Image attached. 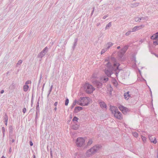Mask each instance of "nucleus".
Returning <instances> with one entry per match:
<instances>
[{
	"mask_svg": "<svg viewBox=\"0 0 158 158\" xmlns=\"http://www.w3.org/2000/svg\"><path fill=\"white\" fill-rule=\"evenodd\" d=\"M133 136L135 137H137L138 136V134L136 132H134L132 133Z\"/></svg>",
	"mask_w": 158,
	"mask_h": 158,
	"instance_id": "17",
	"label": "nucleus"
},
{
	"mask_svg": "<svg viewBox=\"0 0 158 158\" xmlns=\"http://www.w3.org/2000/svg\"><path fill=\"white\" fill-rule=\"evenodd\" d=\"M47 49V47H45L44 49V50H43V51L42 52H44L45 51H46Z\"/></svg>",
	"mask_w": 158,
	"mask_h": 158,
	"instance_id": "29",
	"label": "nucleus"
},
{
	"mask_svg": "<svg viewBox=\"0 0 158 158\" xmlns=\"http://www.w3.org/2000/svg\"><path fill=\"white\" fill-rule=\"evenodd\" d=\"M31 81H28L26 82V84L27 85L28 84H31Z\"/></svg>",
	"mask_w": 158,
	"mask_h": 158,
	"instance_id": "24",
	"label": "nucleus"
},
{
	"mask_svg": "<svg viewBox=\"0 0 158 158\" xmlns=\"http://www.w3.org/2000/svg\"><path fill=\"white\" fill-rule=\"evenodd\" d=\"M99 105L103 109L106 110L107 109V106L106 103L103 102H101L99 103Z\"/></svg>",
	"mask_w": 158,
	"mask_h": 158,
	"instance_id": "9",
	"label": "nucleus"
},
{
	"mask_svg": "<svg viewBox=\"0 0 158 158\" xmlns=\"http://www.w3.org/2000/svg\"><path fill=\"white\" fill-rule=\"evenodd\" d=\"M112 82L114 86H117L118 85V83L115 79H113L112 81Z\"/></svg>",
	"mask_w": 158,
	"mask_h": 158,
	"instance_id": "13",
	"label": "nucleus"
},
{
	"mask_svg": "<svg viewBox=\"0 0 158 158\" xmlns=\"http://www.w3.org/2000/svg\"><path fill=\"white\" fill-rule=\"evenodd\" d=\"M22 62V61L21 60H19L18 61V62L17 63V64H21Z\"/></svg>",
	"mask_w": 158,
	"mask_h": 158,
	"instance_id": "26",
	"label": "nucleus"
},
{
	"mask_svg": "<svg viewBox=\"0 0 158 158\" xmlns=\"http://www.w3.org/2000/svg\"><path fill=\"white\" fill-rule=\"evenodd\" d=\"M82 110V108L81 107L78 106L76 107L74 109V112L75 113H77L79 111H80Z\"/></svg>",
	"mask_w": 158,
	"mask_h": 158,
	"instance_id": "11",
	"label": "nucleus"
},
{
	"mask_svg": "<svg viewBox=\"0 0 158 158\" xmlns=\"http://www.w3.org/2000/svg\"><path fill=\"white\" fill-rule=\"evenodd\" d=\"M85 139L82 137L78 138L76 141V145L79 147H81L84 146L85 144Z\"/></svg>",
	"mask_w": 158,
	"mask_h": 158,
	"instance_id": "5",
	"label": "nucleus"
},
{
	"mask_svg": "<svg viewBox=\"0 0 158 158\" xmlns=\"http://www.w3.org/2000/svg\"><path fill=\"white\" fill-rule=\"evenodd\" d=\"M118 108L124 114H126L127 112L129 111V110L127 108L122 105H120L118 107Z\"/></svg>",
	"mask_w": 158,
	"mask_h": 158,
	"instance_id": "8",
	"label": "nucleus"
},
{
	"mask_svg": "<svg viewBox=\"0 0 158 158\" xmlns=\"http://www.w3.org/2000/svg\"><path fill=\"white\" fill-rule=\"evenodd\" d=\"M130 33H131V31H128L126 33V35H129L130 34Z\"/></svg>",
	"mask_w": 158,
	"mask_h": 158,
	"instance_id": "27",
	"label": "nucleus"
},
{
	"mask_svg": "<svg viewBox=\"0 0 158 158\" xmlns=\"http://www.w3.org/2000/svg\"><path fill=\"white\" fill-rule=\"evenodd\" d=\"M151 39L152 40H155L153 42V44L156 45L158 44V32L153 34L151 37Z\"/></svg>",
	"mask_w": 158,
	"mask_h": 158,
	"instance_id": "7",
	"label": "nucleus"
},
{
	"mask_svg": "<svg viewBox=\"0 0 158 158\" xmlns=\"http://www.w3.org/2000/svg\"><path fill=\"white\" fill-rule=\"evenodd\" d=\"M141 27H142L141 26H139L135 27L133 28L132 31H133V32L135 31L138 30H139L141 28Z\"/></svg>",
	"mask_w": 158,
	"mask_h": 158,
	"instance_id": "12",
	"label": "nucleus"
},
{
	"mask_svg": "<svg viewBox=\"0 0 158 158\" xmlns=\"http://www.w3.org/2000/svg\"><path fill=\"white\" fill-rule=\"evenodd\" d=\"M7 119H6V122H7Z\"/></svg>",
	"mask_w": 158,
	"mask_h": 158,
	"instance_id": "40",
	"label": "nucleus"
},
{
	"mask_svg": "<svg viewBox=\"0 0 158 158\" xmlns=\"http://www.w3.org/2000/svg\"><path fill=\"white\" fill-rule=\"evenodd\" d=\"M4 90H2L1 91V94H2V93H4Z\"/></svg>",
	"mask_w": 158,
	"mask_h": 158,
	"instance_id": "33",
	"label": "nucleus"
},
{
	"mask_svg": "<svg viewBox=\"0 0 158 158\" xmlns=\"http://www.w3.org/2000/svg\"><path fill=\"white\" fill-rule=\"evenodd\" d=\"M29 86L27 85H25L23 86V90L24 91H27L28 90Z\"/></svg>",
	"mask_w": 158,
	"mask_h": 158,
	"instance_id": "16",
	"label": "nucleus"
},
{
	"mask_svg": "<svg viewBox=\"0 0 158 158\" xmlns=\"http://www.w3.org/2000/svg\"><path fill=\"white\" fill-rule=\"evenodd\" d=\"M111 62L113 64V67H111V64L110 63H108L107 64L108 67L105 70V73L108 77L110 76L112 73V69L114 71H116L118 69V67L119 65V63H117L114 58H112L111 59Z\"/></svg>",
	"mask_w": 158,
	"mask_h": 158,
	"instance_id": "1",
	"label": "nucleus"
},
{
	"mask_svg": "<svg viewBox=\"0 0 158 158\" xmlns=\"http://www.w3.org/2000/svg\"><path fill=\"white\" fill-rule=\"evenodd\" d=\"M90 101V99L89 98L86 97L81 98L80 100V102L79 104L83 106H87L89 103Z\"/></svg>",
	"mask_w": 158,
	"mask_h": 158,
	"instance_id": "4",
	"label": "nucleus"
},
{
	"mask_svg": "<svg viewBox=\"0 0 158 158\" xmlns=\"http://www.w3.org/2000/svg\"><path fill=\"white\" fill-rule=\"evenodd\" d=\"M26 110V109L25 108H24L23 110V111L24 113H25Z\"/></svg>",
	"mask_w": 158,
	"mask_h": 158,
	"instance_id": "28",
	"label": "nucleus"
},
{
	"mask_svg": "<svg viewBox=\"0 0 158 158\" xmlns=\"http://www.w3.org/2000/svg\"><path fill=\"white\" fill-rule=\"evenodd\" d=\"M142 139L143 141L145 142L146 140V138L144 136H142Z\"/></svg>",
	"mask_w": 158,
	"mask_h": 158,
	"instance_id": "21",
	"label": "nucleus"
},
{
	"mask_svg": "<svg viewBox=\"0 0 158 158\" xmlns=\"http://www.w3.org/2000/svg\"><path fill=\"white\" fill-rule=\"evenodd\" d=\"M78 118L77 117H74L73 118V121H76V122H77V120H78Z\"/></svg>",
	"mask_w": 158,
	"mask_h": 158,
	"instance_id": "19",
	"label": "nucleus"
},
{
	"mask_svg": "<svg viewBox=\"0 0 158 158\" xmlns=\"http://www.w3.org/2000/svg\"><path fill=\"white\" fill-rule=\"evenodd\" d=\"M101 80L102 81H105V82H106L108 80V78H104L102 77L101 78Z\"/></svg>",
	"mask_w": 158,
	"mask_h": 158,
	"instance_id": "18",
	"label": "nucleus"
},
{
	"mask_svg": "<svg viewBox=\"0 0 158 158\" xmlns=\"http://www.w3.org/2000/svg\"><path fill=\"white\" fill-rule=\"evenodd\" d=\"M149 139L151 142L154 144H155L157 142V140L155 137L154 138V139L152 137H150Z\"/></svg>",
	"mask_w": 158,
	"mask_h": 158,
	"instance_id": "14",
	"label": "nucleus"
},
{
	"mask_svg": "<svg viewBox=\"0 0 158 158\" xmlns=\"http://www.w3.org/2000/svg\"><path fill=\"white\" fill-rule=\"evenodd\" d=\"M124 97L125 99L128 100L130 97V95L129 94V92H127L124 94Z\"/></svg>",
	"mask_w": 158,
	"mask_h": 158,
	"instance_id": "10",
	"label": "nucleus"
},
{
	"mask_svg": "<svg viewBox=\"0 0 158 158\" xmlns=\"http://www.w3.org/2000/svg\"><path fill=\"white\" fill-rule=\"evenodd\" d=\"M92 142V141L91 140H90L89 141L88 143V145H90Z\"/></svg>",
	"mask_w": 158,
	"mask_h": 158,
	"instance_id": "22",
	"label": "nucleus"
},
{
	"mask_svg": "<svg viewBox=\"0 0 158 158\" xmlns=\"http://www.w3.org/2000/svg\"><path fill=\"white\" fill-rule=\"evenodd\" d=\"M33 158H35V156H34Z\"/></svg>",
	"mask_w": 158,
	"mask_h": 158,
	"instance_id": "38",
	"label": "nucleus"
},
{
	"mask_svg": "<svg viewBox=\"0 0 158 158\" xmlns=\"http://www.w3.org/2000/svg\"><path fill=\"white\" fill-rule=\"evenodd\" d=\"M98 148L97 146H94L89 150H88L86 154L87 156H89L94 153L98 150Z\"/></svg>",
	"mask_w": 158,
	"mask_h": 158,
	"instance_id": "6",
	"label": "nucleus"
},
{
	"mask_svg": "<svg viewBox=\"0 0 158 158\" xmlns=\"http://www.w3.org/2000/svg\"><path fill=\"white\" fill-rule=\"evenodd\" d=\"M58 103L57 102H56L54 103V106L56 107Z\"/></svg>",
	"mask_w": 158,
	"mask_h": 158,
	"instance_id": "31",
	"label": "nucleus"
},
{
	"mask_svg": "<svg viewBox=\"0 0 158 158\" xmlns=\"http://www.w3.org/2000/svg\"><path fill=\"white\" fill-rule=\"evenodd\" d=\"M110 110L115 118L119 120L123 119L122 114L118 110L117 107L115 106H111L110 108Z\"/></svg>",
	"mask_w": 158,
	"mask_h": 158,
	"instance_id": "2",
	"label": "nucleus"
},
{
	"mask_svg": "<svg viewBox=\"0 0 158 158\" xmlns=\"http://www.w3.org/2000/svg\"><path fill=\"white\" fill-rule=\"evenodd\" d=\"M116 76H117V73H116Z\"/></svg>",
	"mask_w": 158,
	"mask_h": 158,
	"instance_id": "36",
	"label": "nucleus"
},
{
	"mask_svg": "<svg viewBox=\"0 0 158 158\" xmlns=\"http://www.w3.org/2000/svg\"><path fill=\"white\" fill-rule=\"evenodd\" d=\"M56 110H57V108L56 107L54 109V110H55V111H56Z\"/></svg>",
	"mask_w": 158,
	"mask_h": 158,
	"instance_id": "34",
	"label": "nucleus"
},
{
	"mask_svg": "<svg viewBox=\"0 0 158 158\" xmlns=\"http://www.w3.org/2000/svg\"><path fill=\"white\" fill-rule=\"evenodd\" d=\"M140 20V19L139 18H136L135 19L136 21H139Z\"/></svg>",
	"mask_w": 158,
	"mask_h": 158,
	"instance_id": "30",
	"label": "nucleus"
},
{
	"mask_svg": "<svg viewBox=\"0 0 158 158\" xmlns=\"http://www.w3.org/2000/svg\"><path fill=\"white\" fill-rule=\"evenodd\" d=\"M106 51V50H105V49H103L101 51V54H103V53H104Z\"/></svg>",
	"mask_w": 158,
	"mask_h": 158,
	"instance_id": "23",
	"label": "nucleus"
},
{
	"mask_svg": "<svg viewBox=\"0 0 158 158\" xmlns=\"http://www.w3.org/2000/svg\"><path fill=\"white\" fill-rule=\"evenodd\" d=\"M76 101L75 102H74L73 103V105H74V106L76 103Z\"/></svg>",
	"mask_w": 158,
	"mask_h": 158,
	"instance_id": "35",
	"label": "nucleus"
},
{
	"mask_svg": "<svg viewBox=\"0 0 158 158\" xmlns=\"http://www.w3.org/2000/svg\"><path fill=\"white\" fill-rule=\"evenodd\" d=\"M30 145L31 146H32L33 145L32 142L31 141H30Z\"/></svg>",
	"mask_w": 158,
	"mask_h": 158,
	"instance_id": "32",
	"label": "nucleus"
},
{
	"mask_svg": "<svg viewBox=\"0 0 158 158\" xmlns=\"http://www.w3.org/2000/svg\"><path fill=\"white\" fill-rule=\"evenodd\" d=\"M83 88L85 91L88 94H91L95 90V89L90 84L85 83L83 86Z\"/></svg>",
	"mask_w": 158,
	"mask_h": 158,
	"instance_id": "3",
	"label": "nucleus"
},
{
	"mask_svg": "<svg viewBox=\"0 0 158 158\" xmlns=\"http://www.w3.org/2000/svg\"><path fill=\"white\" fill-rule=\"evenodd\" d=\"M119 48H120V47H119V46L118 47V48H118V49Z\"/></svg>",
	"mask_w": 158,
	"mask_h": 158,
	"instance_id": "37",
	"label": "nucleus"
},
{
	"mask_svg": "<svg viewBox=\"0 0 158 158\" xmlns=\"http://www.w3.org/2000/svg\"><path fill=\"white\" fill-rule=\"evenodd\" d=\"M79 127V126L77 124H76L73 125L72 127V129L74 130H77V129Z\"/></svg>",
	"mask_w": 158,
	"mask_h": 158,
	"instance_id": "15",
	"label": "nucleus"
},
{
	"mask_svg": "<svg viewBox=\"0 0 158 158\" xmlns=\"http://www.w3.org/2000/svg\"><path fill=\"white\" fill-rule=\"evenodd\" d=\"M99 83L100 84V85H102V84L101 83Z\"/></svg>",
	"mask_w": 158,
	"mask_h": 158,
	"instance_id": "39",
	"label": "nucleus"
},
{
	"mask_svg": "<svg viewBox=\"0 0 158 158\" xmlns=\"http://www.w3.org/2000/svg\"><path fill=\"white\" fill-rule=\"evenodd\" d=\"M111 25V23H109L106 26V28H107L108 27H109Z\"/></svg>",
	"mask_w": 158,
	"mask_h": 158,
	"instance_id": "25",
	"label": "nucleus"
},
{
	"mask_svg": "<svg viewBox=\"0 0 158 158\" xmlns=\"http://www.w3.org/2000/svg\"><path fill=\"white\" fill-rule=\"evenodd\" d=\"M69 99H67L66 100V101H65V105L66 106H67L68 105V103H69Z\"/></svg>",
	"mask_w": 158,
	"mask_h": 158,
	"instance_id": "20",
	"label": "nucleus"
}]
</instances>
